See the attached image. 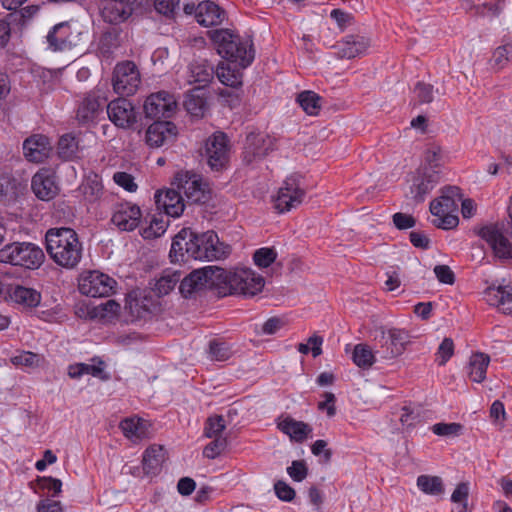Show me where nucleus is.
<instances>
[{
	"mask_svg": "<svg viewBox=\"0 0 512 512\" xmlns=\"http://www.w3.org/2000/svg\"><path fill=\"white\" fill-rule=\"evenodd\" d=\"M217 53L226 62H219L216 68L218 80L225 86L239 88L243 84V70L249 67L255 58L251 39H242L231 29H213L207 32Z\"/></svg>",
	"mask_w": 512,
	"mask_h": 512,
	"instance_id": "1",
	"label": "nucleus"
},
{
	"mask_svg": "<svg viewBox=\"0 0 512 512\" xmlns=\"http://www.w3.org/2000/svg\"><path fill=\"white\" fill-rule=\"evenodd\" d=\"M221 246L213 230L198 234L185 227L174 236L169 256L172 262H186L190 258L212 261L228 254Z\"/></svg>",
	"mask_w": 512,
	"mask_h": 512,
	"instance_id": "2",
	"label": "nucleus"
},
{
	"mask_svg": "<svg viewBox=\"0 0 512 512\" xmlns=\"http://www.w3.org/2000/svg\"><path fill=\"white\" fill-rule=\"evenodd\" d=\"M45 247L53 262L67 270L76 269L83 257V245L76 231L70 227L48 229Z\"/></svg>",
	"mask_w": 512,
	"mask_h": 512,
	"instance_id": "3",
	"label": "nucleus"
},
{
	"mask_svg": "<svg viewBox=\"0 0 512 512\" xmlns=\"http://www.w3.org/2000/svg\"><path fill=\"white\" fill-rule=\"evenodd\" d=\"M463 197L461 189L457 186H445L441 189V196L430 203V212L439 217L434 223L442 229H453L459 223V218L453 213L458 210V202Z\"/></svg>",
	"mask_w": 512,
	"mask_h": 512,
	"instance_id": "4",
	"label": "nucleus"
},
{
	"mask_svg": "<svg viewBox=\"0 0 512 512\" xmlns=\"http://www.w3.org/2000/svg\"><path fill=\"white\" fill-rule=\"evenodd\" d=\"M45 260L43 250L30 242H13L2 247V263L38 269Z\"/></svg>",
	"mask_w": 512,
	"mask_h": 512,
	"instance_id": "5",
	"label": "nucleus"
},
{
	"mask_svg": "<svg viewBox=\"0 0 512 512\" xmlns=\"http://www.w3.org/2000/svg\"><path fill=\"white\" fill-rule=\"evenodd\" d=\"M205 156L212 171L227 169L230 159V139L223 131H215L205 141Z\"/></svg>",
	"mask_w": 512,
	"mask_h": 512,
	"instance_id": "6",
	"label": "nucleus"
},
{
	"mask_svg": "<svg viewBox=\"0 0 512 512\" xmlns=\"http://www.w3.org/2000/svg\"><path fill=\"white\" fill-rule=\"evenodd\" d=\"M151 6V0H105L101 10L105 22L120 24L133 13H143Z\"/></svg>",
	"mask_w": 512,
	"mask_h": 512,
	"instance_id": "7",
	"label": "nucleus"
},
{
	"mask_svg": "<svg viewBox=\"0 0 512 512\" xmlns=\"http://www.w3.org/2000/svg\"><path fill=\"white\" fill-rule=\"evenodd\" d=\"M276 149V139L263 132L251 131L246 134L243 149L242 161L250 165L260 161Z\"/></svg>",
	"mask_w": 512,
	"mask_h": 512,
	"instance_id": "8",
	"label": "nucleus"
},
{
	"mask_svg": "<svg viewBox=\"0 0 512 512\" xmlns=\"http://www.w3.org/2000/svg\"><path fill=\"white\" fill-rule=\"evenodd\" d=\"M475 233L489 245L495 257L501 260L512 259V243L497 223L483 225L475 229Z\"/></svg>",
	"mask_w": 512,
	"mask_h": 512,
	"instance_id": "9",
	"label": "nucleus"
},
{
	"mask_svg": "<svg viewBox=\"0 0 512 512\" xmlns=\"http://www.w3.org/2000/svg\"><path fill=\"white\" fill-rule=\"evenodd\" d=\"M114 91L121 96L133 95L140 84V73L132 61L118 63L113 72Z\"/></svg>",
	"mask_w": 512,
	"mask_h": 512,
	"instance_id": "10",
	"label": "nucleus"
},
{
	"mask_svg": "<svg viewBox=\"0 0 512 512\" xmlns=\"http://www.w3.org/2000/svg\"><path fill=\"white\" fill-rule=\"evenodd\" d=\"M305 191L301 188L299 175L286 178L274 200V207L279 213H285L300 205L304 199Z\"/></svg>",
	"mask_w": 512,
	"mask_h": 512,
	"instance_id": "11",
	"label": "nucleus"
},
{
	"mask_svg": "<svg viewBox=\"0 0 512 512\" xmlns=\"http://www.w3.org/2000/svg\"><path fill=\"white\" fill-rule=\"evenodd\" d=\"M107 114L110 121L117 127L122 129L135 128L141 115L136 111L135 106L130 100L121 96L118 99L112 100L107 105Z\"/></svg>",
	"mask_w": 512,
	"mask_h": 512,
	"instance_id": "12",
	"label": "nucleus"
},
{
	"mask_svg": "<svg viewBox=\"0 0 512 512\" xmlns=\"http://www.w3.org/2000/svg\"><path fill=\"white\" fill-rule=\"evenodd\" d=\"M176 106L173 95L166 91H159L146 98L143 110L145 118L161 121V118H170Z\"/></svg>",
	"mask_w": 512,
	"mask_h": 512,
	"instance_id": "13",
	"label": "nucleus"
},
{
	"mask_svg": "<svg viewBox=\"0 0 512 512\" xmlns=\"http://www.w3.org/2000/svg\"><path fill=\"white\" fill-rule=\"evenodd\" d=\"M155 308L151 291L133 290L128 293L125 300V309L128 310L131 321L146 319L153 314Z\"/></svg>",
	"mask_w": 512,
	"mask_h": 512,
	"instance_id": "14",
	"label": "nucleus"
},
{
	"mask_svg": "<svg viewBox=\"0 0 512 512\" xmlns=\"http://www.w3.org/2000/svg\"><path fill=\"white\" fill-rule=\"evenodd\" d=\"M142 212L137 204L120 202L114 205L111 222L121 231H134L141 223Z\"/></svg>",
	"mask_w": 512,
	"mask_h": 512,
	"instance_id": "15",
	"label": "nucleus"
},
{
	"mask_svg": "<svg viewBox=\"0 0 512 512\" xmlns=\"http://www.w3.org/2000/svg\"><path fill=\"white\" fill-rule=\"evenodd\" d=\"M116 284L110 276L93 271L79 284V290L82 294L93 298L109 297L114 293Z\"/></svg>",
	"mask_w": 512,
	"mask_h": 512,
	"instance_id": "16",
	"label": "nucleus"
},
{
	"mask_svg": "<svg viewBox=\"0 0 512 512\" xmlns=\"http://www.w3.org/2000/svg\"><path fill=\"white\" fill-rule=\"evenodd\" d=\"M231 284V295L240 294L252 297L261 292L264 287V278L256 275L251 269H241L233 272Z\"/></svg>",
	"mask_w": 512,
	"mask_h": 512,
	"instance_id": "17",
	"label": "nucleus"
},
{
	"mask_svg": "<svg viewBox=\"0 0 512 512\" xmlns=\"http://www.w3.org/2000/svg\"><path fill=\"white\" fill-rule=\"evenodd\" d=\"M381 336L379 342L382 347H386L384 358L391 359L404 353L407 345L411 342V335L405 329L390 328L387 331L380 329Z\"/></svg>",
	"mask_w": 512,
	"mask_h": 512,
	"instance_id": "18",
	"label": "nucleus"
},
{
	"mask_svg": "<svg viewBox=\"0 0 512 512\" xmlns=\"http://www.w3.org/2000/svg\"><path fill=\"white\" fill-rule=\"evenodd\" d=\"M441 178L440 170H433L430 167H419L413 177L411 193L417 202H423L425 197L434 189Z\"/></svg>",
	"mask_w": 512,
	"mask_h": 512,
	"instance_id": "19",
	"label": "nucleus"
},
{
	"mask_svg": "<svg viewBox=\"0 0 512 512\" xmlns=\"http://www.w3.org/2000/svg\"><path fill=\"white\" fill-rule=\"evenodd\" d=\"M201 272L205 275V289L216 290L219 297L231 295L232 272L218 266H206L201 268Z\"/></svg>",
	"mask_w": 512,
	"mask_h": 512,
	"instance_id": "20",
	"label": "nucleus"
},
{
	"mask_svg": "<svg viewBox=\"0 0 512 512\" xmlns=\"http://www.w3.org/2000/svg\"><path fill=\"white\" fill-rule=\"evenodd\" d=\"M31 188L38 199L42 201L52 200L59 192L55 173L50 169L39 170L32 177Z\"/></svg>",
	"mask_w": 512,
	"mask_h": 512,
	"instance_id": "21",
	"label": "nucleus"
},
{
	"mask_svg": "<svg viewBox=\"0 0 512 512\" xmlns=\"http://www.w3.org/2000/svg\"><path fill=\"white\" fill-rule=\"evenodd\" d=\"M72 22L65 21L56 24L47 34L48 48L54 52L71 49L74 44Z\"/></svg>",
	"mask_w": 512,
	"mask_h": 512,
	"instance_id": "22",
	"label": "nucleus"
},
{
	"mask_svg": "<svg viewBox=\"0 0 512 512\" xmlns=\"http://www.w3.org/2000/svg\"><path fill=\"white\" fill-rule=\"evenodd\" d=\"M371 44L370 38L362 35H347L334 48L340 59H352L364 54Z\"/></svg>",
	"mask_w": 512,
	"mask_h": 512,
	"instance_id": "23",
	"label": "nucleus"
},
{
	"mask_svg": "<svg viewBox=\"0 0 512 512\" xmlns=\"http://www.w3.org/2000/svg\"><path fill=\"white\" fill-rule=\"evenodd\" d=\"M177 136V127L171 121H154L149 125L145 140L152 148L161 147L168 139L174 140Z\"/></svg>",
	"mask_w": 512,
	"mask_h": 512,
	"instance_id": "24",
	"label": "nucleus"
},
{
	"mask_svg": "<svg viewBox=\"0 0 512 512\" xmlns=\"http://www.w3.org/2000/svg\"><path fill=\"white\" fill-rule=\"evenodd\" d=\"M155 203L159 210H164L166 215L173 218L179 217L185 208L183 197L174 189L157 191L155 194Z\"/></svg>",
	"mask_w": 512,
	"mask_h": 512,
	"instance_id": "25",
	"label": "nucleus"
},
{
	"mask_svg": "<svg viewBox=\"0 0 512 512\" xmlns=\"http://www.w3.org/2000/svg\"><path fill=\"white\" fill-rule=\"evenodd\" d=\"M227 19V12L220 5L211 0L200 2L197 23L203 27H215L221 25Z\"/></svg>",
	"mask_w": 512,
	"mask_h": 512,
	"instance_id": "26",
	"label": "nucleus"
},
{
	"mask_svg": "<svg viewBox=\"0 0 512 512\" xmlns=\"http://www.w3.org/2000/svg\"><path fill=\"white\" fill-rule=\"evenodd\" d=\"M106 99L101 100L95 93L87 94L80 102L76 111V119L79 124L86 125L94 122L102 112Z\"/></svg>",
	"mask_w": 512,
	"mask_h": 512,
	"instance_id": "27",
	"label": "nucleus"
},
{
	"mask_svg": "<svg viewBox=\"0 0 512 512\" xmlns=\"http://www.w3.org/2000/svg\"><path fill=\"white\" fill-rule=\"evenodd\" d=\"M26 158L31 162L40 163L49 157L51 146L49 138L43 135H33L23 143Z\"/></svg>",
	"mask_w": 512,
	"mask_h": 512,
	"instance_id": "28",
	"label": "nucleus"
},
{
	"mask_svg": "<svg viewBox=\"0 0 512 512\" xmlns=\"http://www.w3.org/2000/svg\"><path fill=\"white\" fill-rule=\"evenodd\" d=\"M41 293L33 288L21 285L9 286L5 300L21 305L25 309H32L41 303Z\"/></svg>",
	"mask_w": 512,
	"mask_h": 512,
	"instance_id": "29",
	"label": "nucleus"
},
{
	"mask_svg": "<svg viewBox=\"0 0 512 512\" xmlns=\"http://www.w3.org/2000/svg\"><path fill=\"white\" fill-rule=\"evenodd\" d=\"M26 187L27 183L19 173L2 172V202H14Z\"/></svg>",
	"mask_w": 512,
	"mask_h": 512,
	"instance_id": "30",
	"label": "nucleus"
},
{
	"mask_svg": "<svg viewBox=\"0 0 512 512\" xmlns=\"http://www.w3.org/2000/svg\"><path fill=\"white\" fill-rule=\"evenodd\" d=\"M277 427L281 432L288 435L292 441L297 443H302L308 437H311L313 431L309 424L303 421H297L290 416L280 421Z\"/></svg>",
	"mask_w": 512,
	"mask_h": 512,
	"instance_id": "31",
	"label": "nucleus"
},
{
	"mask_svg": "<svg viewBox=\"0 0 512 512\" xmlns=\"http://www.w3.org/2000/svg\"><path fill=\"white\" fill-rule=\"evenodd\" d=\"M7 16L2 19V48H4L11 36L21 39L23 31L26 28L24 16L18 9L11 10Z\"/></svg>",
	"mask_w": 512,
	"mask_h": 512,
	"instance_id": "32",
	"label": "nucleus"
},
{
	"mask_svg": "<svg viewBox=\"0 0 512 512\" xmlns=\"http://www.w3.org/2000/svg\"><path fill=\"white\" fill-rule=\"evenodd\" d=\"M165 461V449L161 445H151L143 453L142 465L147 476H156L161 472Z\"/></svg>",
	"mask_w": 512,
	"mask_h": 512,
	"instance_id": "33",
	"label": "nucleus"
},
{
	"mask_svg": "<svg viewBox=\"0 0 512 512\" xmlns=\"http://www.w3.org/2000/svg\"><path fill=\"white\" fill-rule=\"evenodd\" d=\"M484 298L491 306L501 307L507 314L506 308L509 307V301L512 300V288L508 286H490L484 291Z\"/></svg>",
	"mask_w": 512,
	"mask_h": 512,
	"instance_id": "34",
	"label": "nucleus"
},
{
	"mask_svg": "<svg viewBox=\"0 0 512 512\" xmlns=\"http://www.w3.org/2000/svg\"><path fill=\"white\" fill-rule=\"evenodd\" d=\"M490 363V357L481 352L474 353L469 360V378L477 383H481L486 378V372Z\"/></svg>",
	"mask_w": 512,
	"mask_h": 512,
	"instance_id": "35",
	"label": "nucleus"
},
{
	"mask_svg": "<svg viewBox=\"0 0 512 512\" xmlns=\"http://www.w3.org/2000/svg\"><path fill=\"white\" fill-rule=\"evenodd\" d=\"M205 275L200 269L193 270L180 280L179 291L185 298L190 297L194 292L205 289Z\"/></svg>",
	"mask_w": 512,
	"mask_h": 512,
	"instance_id": "36",
	"label": "nucleus"
},
{
	"mask_svg": "<svg viewBox=\"0 0 512 512\" xmlns=\"http://www.w3.org/2000/svg\"><path fill=\"white\" fill-rule=\"evenodd\" d=\"M79 140L72 133H66L59 138L57 153L63 161H73L78 158Z\"/></svg>",
	"mask_w": 512,
	"mask_h": 512,
	"instance_id": "37",
	"label": "nucleus"
},
{
	"mask_svg": "<svg viewBox=\"0 0 512 512\" xmlns=\"http://www.w3.org/2000/svg\"><path fill=\"white\" fill-rule=\"evenodd\" d=\"M183 189L187 200L191 203H206L209 199L201 179L186 180Z\"/></svg>",
	"mask_w": 512,
	"mask_h": 512,
	"instance_id": "38",
	"label": "nucleus"
},
{
	"mask_svg": "<svg viewBox=\"0 0 512 512\" xmlns=\"http://www.w3.org/2000/svg\"><path fill=\"white\" fill-rule=\"evenodd\" d=\"M201 88H195L190 93H187L184 100V107L186 111L192 116L202 117L206 108V98L200 95Z\"/></svg>",
	"mask_w": 512,
	"mask_h": 512,
	"instance_id": "39",
	"label": "nucleus"
},
{
	"mask_svg": "<svg viewBox=\"0 0 512 512\" xmlns=\"http://www.w3.org/2000/svg\"><path fill=\"white\" fill-rule=\"evenodd\" d=\"M322 98L314 91L305 90L297 95L296 101L300 107L311 116H315L321 109Z\"/></svg>",
	"mask_w": 512,
	"mask_h": 512,
	"instance_id": "40",
	"label": "nucleus"
},
{
	"mask_svg": "<svg viewBox=\"0 0 512 512\" xmlns=\"http://www.w3.org/2000/svg\"><path fill=\"white\" fill-rule=\"evenodd\" d=\"M352 360L356 366L362 369L370 368L376 361L370 346L363 343L355 345L352 352Z\"/></svg>",
	"mask_w": 512,
	"mask_h": 512,
	"instance_id": "41",
	"label": "nucleus"
},
{
	"mask_svg": "<svg viewBox=\"0 0 512 512\" xmlns=\"http://www.w3.org/2000/svg\"><path fill=\"white\" fill-rule=\"evenodd\" d=\"M512 61V42H507L503 45L498 46L492 53L489 60L491 67L500 71Z\"/></svg>",
	"mask_w": 512,
	"mask_h": 512,
	"instance_id": "42",
	"label": "nucleus"
},
{
	"mask_svg": "<svg viewBox=\"0 0 512 512\" xmlns=\"http://www.w3.org/2000/svg\"><path fill=\"white\" fill-rule=\"evenodd\" d=\"M191 72L194 82L203 86L208 85L216 75V69L206 60L192 64Z\"/></svg>",
	"mask_w": 512,
	"mask_h": 512,
	"instance_id": "43",
	"label": "nucleus"
},
{
	"mask_svg": "<svg viewBox=\"0 0 512 512\" xmlns=\"http://www.w3.org/2000/svg\"><path fill=\"white\" fill-rule=\"evenodd\" d=\"M180 276L178 272L163 274L155 281L151 290L157 297L165 296L174 289L176 284L180 281Z\"/></svg>",
	"mask_w": 512,
	"mask_h": 512,
	"instance_id": "44",
	"label": "nucleus"
},
{
	"mask_svg": "<svg viewBox=\"0 0 512 512\" xmlns=\"http://www.w3.org/2000/svg\"><path fill=\"white\" fill-rule=\"evenodd\" d=\"M417 486L429 495H440L444 492L442 479L438 476L420 475L417 478Z\"/></svg>",
	"mask_w": 512,
	"mask_h": 512,
	"instance_id": "45",
	"label": "nucleus"
},
{
	"mask_svg": "<svg viewBox=\"0 0 512 512\" xmlns=\"http://www.w3.org/2000/svg\"><path fill=\"white\" fill-rule=\"evenodd\" d=\"M209 355L215 361H227L233 355L231 346L219 339H213L209 342Z\"/></svg>",
	"mask_w": 512,
	"mask_h": 512,
	"instance_id": "46",
	"label": "nucleus"
},
{
	"mask_svg": "<svg viewBox=\"0 0 512 512\" xmlns=\"http://www.w3.org/2000/svg\"><path fill=\"white\" fill-rule=\"evenodd\" d=\"M167 223L163 218L152 217L149 226L140 231L144 239H155L163 235L166 231Z\"/></svg>",
	"mask_w": 512,
	"mask_h": 512,
	"instance_id": "47",
	"label": "nucleus"
},
{
	"mask_svg": "<svg viewBox=\"0 0 512 512\" xmlns=\"http://www.w3.org/2000/svg\"><path fill=\"white\" fill-rule=\"evenodd\" d=\"M225 429V420L221 415H214L207 418L204 426V435L207 438L220 437L219 435Z\"/></svg>",
	"mask_w": 512,
	"mask_h": 512,
	"instance_id": "48",
	"label": "nucleus"
},
{
	"mask_svg": "<svg viewBox=\"0 0 512 512\" xmlns=\"http://www.w3.org/2000/svg\"><path fill=\"white\" fill-rule=\"evenodd\" d=\"M277 257V253L274 248H259L253 254L254 263L260 268L269 267Z\"/></svg>",
	"mask_w": 512,
	"mask_h": 512,
	"instance_id": "49",
	"label": "nucleus"
},
{
	"mask_svg": "<svg viewBox=\"0 0 512 512\" xmlns=\"http://www.w3.org/2000/svg\"><path fill=\"white\" fill-rule=\"evenodd\" d=\"M454 354V342L452 338L445 337L440 343L436 356L440 366L445 365Z\"/></svg>",
	"mask_w": 512,
	"mask_h": 512,
	"instance_id": "50",
	"label": "nucleus"
},
{
	"mask_svg": "<svg viewBox=\"0 0 512 512\" xmlns=\"http://www.w3.org/2000/svg\"><path fill=\"white\" fill-rule=\"evenodd\" d=\"M433 91V85L422 81L417 82L414 88V93L416 94V99L419 104L431 103L434 99Z\"/></svg>",
	"mask_w": 512,
	"mask_h": 512,
	"instance_id": "51",
	"label": "nucleus"
},
{
	"mask_svg": "<svg viewBox=\"0 0 512 512\" xmlns=\"http://www.w3.org/2000/svg\"><path fill=\"white\" fill-rule=\"evenodd\" d=\"M463 426L460 423H436L432 426V431L438 436H457L462 431Z\"/></svg>",
	"mask_w": 512,
	"mask_h": 512,
	"instance_id": "52",
	"label": "nucleus"
},
{
	"mask_svg": "<svg viewBox=\"0 0 512 512\" xmlns=\"http://www.w3.org/2000/svg\"><path fill=\"white\" fill-rule=\"evenodd\" d=\"M227 446V440L223 437H216L213 441L207 444L203 450L204 457L208 459H215L221 454Z\"/></svg>",
	"mask_w": 512,
	"mask_h": 512,
	"instance_id": "53",
	"label": "nucleus"
},
{
	"mask_svg": "<svg viewBox=\"0 0 512 512\" xmlns=\"http://www.w3.org/2000/svg\"><path fill=\"white\" fill-rule=\"evenodd\" d=\"M287 473L293 481L301 482L308 475V467L304 460H294L287 468Z\"/></svg>",
	"mask_w": 512,
	"mask_h": 512,
	"instance_id": "54",
	"label": "nucleus"
},
{
	"mask_svg": "<svg viewBox=\"0 0 512 512\" xmlns=\"http://www.w3.org/2000/svg\"><path fill=\"white\" fill-rule=\"evenodd\" d=\"M468 496L469 484L466 482L459 483L451 495V501L453 503L462 504V509L460 510V512H466Z\"/></svg>",
	"mask_w": 512,
	"mask_h": 512,
	"instance_id": "55",
	"label": "nucleus"
},
{
	"mask_svg": "<svg viewBox=\"0 0 512 512\" xmlns=\"http://www.w3.org/2000/svg\"><path fill=\"white\" fill-rule=\"evenodd\" d=\"M180 0H151L156 11L166 17H173Z\"/></svg>",
	"mask_w": 512,
	"mask_h": 512,
	"instance_id": "56",
	"label": "nucleus"
},
{
	"mask_svg": "<svg viewBox=\"0 0 512 512\" xmlns=\"http://www.w3.org/2000/svg\"><path fill=\"white\" fill-rule=\"evenodd\" d=\"M10 361L15 366L35 367L38 366L39 355L24 351L17 356L11 357Z\"/></svg>",
	"mask_w": 512,
	"mask_h": 512,
	"instance_id": "57",
	"label": "nucleus"
},
{
	"mask_svg": "<svg viewBox=\"0 0 512 512\" xmlns=\"http://www.w3.org/2000/svg\"><path fill=\"white\" fill-rule=\"evenodd\" d=\"M276 496L284 502H291L295 496V490L283 480H278L274 484Z\"/></svg>",
	"mask_w": 512,
	"mask_h": 512,
	"instance_id": "58",
	"label": "nucleus"
},
{
	"mask_svg": "<svg viewBox=\"0 0 512 512\" xmlns=\"http://www.w3.org/2000/svg\"><path fill=\"white\" fill-rule=\"evenodd\" d=\"M114 182L128 192H135L138 185L134 181V177L127 172H116L113 176Z\"/></svg>",
	"mask_w": 512,
	"mask_h": 512,
	"instance_id": "59",
	"label": "nucleus"
},
{
	"mask_svg": "<svg viewBox=\"0 0 512 512\" xmlns=\"http://www.w3.org/2000/svg\"><path fill=\"white\" fill-rule=\"evenodd\" d=\"M393 224L398 230H407L416 225V218L410 214L397 212L392 216Z\"/></svg>",
	"mask_w": 512,
	"mask_h": 512,
	"instance_id": "60",
	"label": "nucleus"
},
{
	"mask_svg": "<svg viewBox=\"0 0 512 512\" xmlns=\"http://www.w3.org/2000/svg\"><path fill=\"white\" fill-rule=\"evenodd\" d=\"M434 273L440 283L447 285H453L455 283V274L448 265H436L434 267Z\"/></svg>",
	"mask_w": 512,
	"mask_h": 512,
	"instance_id": "61",
	"label": "nucleus"
},
{
	"mask_svg": "<svg viewBox=\"0 0 512 512\" xmlns=\"http://www.w3.org/2000/svg\"><path fill=\"white\" fill-rule=\"evenodd\" d=\"M330 17L336 21L341 31H344L346 27L351 25L354 21V16L351 13L338 8L331 11Z\"/></svg>",
	"mask_w": 512,
	"mask_h": 512,
	"instance_id": "62",
	"label": "nucleus"
},
{
	"mask_svg": "<svg viewBox=\"0 0 512 512\" xmlns=\"http://www.w3.org/2000/svg\"><path fill=\"white\" fill-rule=\"evenodd\" d=\"M37 482L41 489L52 491L53 496H57L61 493L62 482L60 479L53 477H38Z\"/></svg>",
	"mask_w": 512,
	"mask_h": 512,
	"instance_id": "63",
	"label": "nucleus"
},
{
	"mask_svg": "<svg viewBox=\"0 0 512 512\" xmlns=\"http://www.w3.org/2000/svg\"><path fill=\"white\" fill-rule=\"evenodd\" d=\"M324 401L318 403V410L326 411L329 418L336 415V397L332 392H325L323 394Z\"/></svg>",
	"mask_w": 512,
	"mask_h": 512,
	"instance_id": "64",
	"label": "nucleus"
}]
</instances>
